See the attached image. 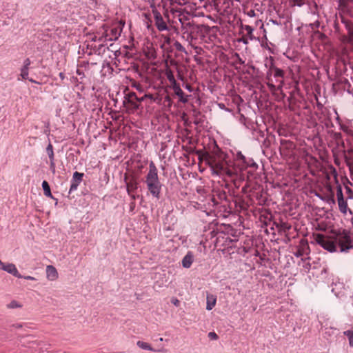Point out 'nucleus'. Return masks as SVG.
<instances>
[{"mask_svg": "<svg viewBox=\"0 0 353 353\" xmlns=\"http://www.w3.org/2000/svg\"><path fill=\"white\" fill-rule=\"evenodd\" d=\"M208 164L213 174L220 176H228L233 179L237 175V170L234 168H230L228 162L224 160L223 156L213 155L208 159Z\"/></svg>", "mask_w": 353, "mask_h": 353, "instance_id": "obj_1", "label": "nucleus"}, {"mask_svg": "<svg viewBox=\"0 0 353 353\" xmlns=\"http://www.w3.org/2000/svg\"><path fill=\"white\" fill-rule=\"evenodd\" d=\"M145 183L151 195L154 198L159 199L161 196L163 184L159 180L158 170L153 161H150L149 163V170L145 176Z\"/></svg>", "mask_w": 353, "mask_h": 353, "instance_id": "obj_2", "label": "nucleus"}, {"mask_svg": "<svg viewBox=\"0 0 353 353\" xmlns=\"http://www.w3.org/2000/svg\"><path fill=\"white\" fill-rule=\"evenodd\" d=\"M152 8V12L154 19V23L157 28L159 31H164L168 30V26L166 22L164 21L161 14V9L164 8L163 1L157 3L155 0H148Z\"/></svg>", "mask_w": 353, "mask_h": 353, "instance_id": "obj_3", "label": "nucleus"}, {"mask_svg": "<svg viewBox=\"0 0 353 353\" xmlns=\"http://www.w3.org/2000/svg\"><path fill=\"white\" fill-rule=\"evenodd\" d=\"M336 244V250L339 248L340 252H347L353 248V242L350 233L347 230L339 232L334 238Z\"/></svg>", "mask_w": 353, "mask_h": 353, "instance_id": "obj_4", "label": "nucleus"}, {"mask_svg": "<svg viewBox=\"0 0 353 353\" xmlns=\"http://www.w3.org/2000/svg\"><path fill=\"white\" fill-rule=\"evenodd\" d=\"M316 241L323 249L329 251L330 252L336 251V244L334 239H333L329 236H325L323 234H319L316 237Z\"/></svg>", "mask_w": 353, "mask_h": 353, "instance_id": "obj_5", "label": "nucleus"}, {"mask_svg": "<svg viewBox=\"0 0 353 353\" xmlns=\"http://www.w3.org/2000/svg\"><path fill=\"white\" fill-rule=\"evenodd\" d=\"M83 173H81L79 172H74L73 173L72 178L70 181L71 184L69 190V194H71L72 192L77 190L79 185H80L83 180Z\"/></svg>", "mask_w": 353, "mask_h": 353, "instance_id": "obj_6", "label": "nucleus"}, {"mask_svg": "<svg viewBox=\"0 0 353 353\" xmlns=\"http://www.w3.org/2000/svg\"><path fill=\"white\" fill-rule=\"evenodd\" d=\"M171 88L174 90V94L179 97V101L182 103L188 102V97L184 94V92L181 89L179 84L176 81L171 84Z\"/></svg>", "mask_w": 353, "mask_h": 353, "instance_id": "obj_7", "label": "nucleus"}, {"mask_svg": "<svg viewBox=\"0 0 353 353\" xmlns=\"http://www.w3.org/2000/svg\"><path fill=\"white\" fill-rule=\"evenodd\" d=\"M194 261V255L192 251H188L181 260L182 266L184 268H190Z\"/></svg>", "mask_w": 353, "mask_h": 353, "instance_id": "obj_8", "label": "nucleus"}, {"mask_svg": "<svg viewBox=\"0 0 353 353\" xmlns=\"http://www.w3.org/2000/svg\"><path fill=\"white\" fill-rule=\"evenodd\" d=\"M332 292L337 297H341L344 294V285L341 282H335L332 283Z\"/></svg>", "mask_w": 353, "mask_h": 353, "instance_id": "obj_9", "label": "nucleus"}, {"mask_svg": "<svg viewBox=\"0 0 353 353\" xmlns=\"http://www.w3.org/2000/svg\"><path fill=\"white\" fill-rule=\"evenodd\" d=\"M46 277L49 281H54L58 279V272L57 269L51 265L46 267Z\"/></svg>", "mask_w": 353, "mask_h": 353, "instance_id": "obj_10", "label": "nucleus"}, {"mask_svg": "<svg viewBox=\"0 0 353 353\" xmlns=\"http://www.w3.org/2000/svg\"><path fill=\"white\" fill-rule=\"evenodd\" d=\"M203 0H170V4L183 6L186 4H192L194 6L199 5Z\"/></svg>", "mask_w": 353, "mask_h": 353, "instance_id": "obj_11", "label": "nucleus"}, {"mask_svg": "<svg viewBox=\"0 0 353 353\" xmlns=\"http://www.w3.org/2000/svg\"><path fill=\"white\" fill-rule=\"evenodd\" d=\"M3 271L11 274L17 278H22V275L19 272L15 265L13 263H7L6 266L3 267Z\"/></svg>", "mask_w": 353, "mask_h": 353, "instance_id": "obj_12", "label": "nucleus"}, {"mask_svg": "<svg viewBox=\"0 0 353 353\" xmlns=\"http://www.w3.org/2000/svg\"><path fill=\"white\" fill-rule=\"evenodd\" d=\"M236 162L235 163H239L238 165L240 166V170H243L247 167L245 163V157L241 152H237L236 155Z\"/></svg>", "mask_w": 353, "mask_h": 353, "instance_id": "obj_13", "label": "nucleus"}, {"mask_svg": "<svg viewBox=\"0 0 353 353\" xmlns=\"http://www.w3.org/2000/svg\"><path fill=\"white\" fill-rule=\"evenodd\" d=\"M216 296L214 294L207 295L206 310H211L216 305Z\"/></svg>", "mask_w": 353, "mask_h": 353, "instance_id": "obj_14", "label": "nucleus"}, {"mask_svg": "<svg viewBox=\"0 0 353 353\" xmlns=\"http://www.w3.org/2000/svg\"><path fill=\"white\" fill-rule=\"evenodd\" d=\"M337 201H338L339 211L342 214H346L347 211H349V212L350 214H352V211L350 209L348 208L347 203L345 199L338 200Z\"/></svg>", "mask_w": 353, "mask_h": 353, "instance_id": "obj_15", "label": "nucleus"}, {"mask_svg": "<svg viewBox=\"0 0 353 353\" xmlns=\"http://www.w3.org/2000/svg\"><path fill=\"white\" fill-rule=\"evenodd\" d=\"M137 183L136 181H130L126 183L127 186V192L129 195H131L132 199L133 200L135 199V196L132 194V193L137 189Z\"/></svg>", "mask_w": 353, "mask_h": 353, "instance_id": "obj_16", "label": "nucleus"}, {"mask_svg": "<svg viewBox=\"0 0 353 353\" xmlns=\"http://www.w3.org/2000/svg\"><path fill=\"white\" fill-rule=\"evenodd\" d=\"M137 345L142 350L153 351V352L157 351L156 350L152 348V346L149 343L142 341H138L137 342ZM157 351L158 352H164V350H159Z\"/></svg>", "mask_w": 353, "mask_h": 353, "instance_id": "obj_17", "label": "nucleus"}, {"mask_svg": "<svg viewBox=\"0 0 353 353\" xmlns=\"http://www.w3.org/2000/svg\"><path fill=\"white\" fill-rule=\"evenodd\" d=\"M309 253V247L305 245L301 248L297 249V250L294 253L296 257H302L304 255H307Z\"/></svg>", "mask_w": 353, "mask_h": 353, "instance_id": "obj_18", "label": "nucleus"}, {"mask_svg": "<svg viewBox=\"0 0 353 353\" xmlns=\"http://www.w3.org/2000/svg\"><path fill=\"white\" fill-rule=\"evenodd\" d=\"M241 28L246 31L247 36L250 40H253L254 37L253 35L254 28L249 25H242Z\"/></svg>", "mask_w": 353, "mask_h": 353, "instance_id": "obj_19", "label": "nucleus"}, {"mask_svg": "<svg viewBox=\"0 0 353 353\" xmlns=\"http://www.w3.org/2000/svg\"><path fill=\"white\" fill-rule=\"evenodd\" d=\"M42 188L43 190V193H44L45 196L50 197V198H52L50 185L46 181H43L42 182Z\"/></svg>", "mask_w": 353, "mask_h": 353, "instance_id": "obj_20", "label": "nucleus"}, {"mask_svg": "<svg viewBox=\"0 0 353 353\" xmlns=\"http://www.w3.org/2000/svg\"><path fill=\"white\" fill-rule=\"evenodd\" d=\"M30 67L22 66L20 69V77L22 79L26 80L28 79Z\"/></svg>", "mask_w": 353, "mask_h": 353, "instance_id": "obj_21", "label": "nucleus"}, {"mask_svg": "<svg viewBox=\"0 0 353 353\" xmlns=\"http://www.w3.org/2000/svg\"><path fill=\"white\" fill-rule=\"evenodd\" d=\"M340 130L348 135L353 136V130L346 124L339 123Z\"/></svg>", "mask_w": 353, "mask_h": 353, "instance_id": "obj_22", "label": "nucleus"}, {"mask_svg": "<svg viewBox=\"0 0 353 353\" xmlns=\"http://www.w3.org/2000/svg\"><path fill=\"white\" fill-rule=\"evenodd\" d=\"M165 76H166L168 80L169 81V82L170 83V84L174 83V82L176 81L174 78L173 72L170 69H167L165 70Z\"/></svg>", "mask_w": 353, "mask_h": 353, "instance_id": "obj_23", "label": "nucleus"}, {"mask_svg": "<svg viewBox=\"0 0 353 353\" xmlns=\"http://www.w3.org/2000/svg\"><path fill=\"white\" fill-rule=\"evenodd\" d=\"M46 152L48 155L50 161L54 160V154L53 151V146L51 143H49L46 148Z\"/></svg>", "mask_w": 353, "mask_h": 353, "instance_id": "obj_24", "label": "nucleus"}, {"mask_svg": "<svg viewBox=\"0 0 353 353\" xmlns=\"http://www.w3.org/2000/svg\"><path fill=\"white\" fill-rule=\"evenodd\" d=\"M22 305L15 300H12L10 303L6 305V307L8 309H17L21 308Z\"/></svg>", "mask_w": 353, "mask_h": 353, "instance_id": "obj_25", "label": "nucleus"}, {"mask_svg": "<svg viewBox=\"0 0 353 353\" xmlns=\"http://www.w3.org/2000/svg\"><path fill=\"white\" fill-rule=\"evenodd\" d=\"M77 74L79 77V80L77 78H75V80L77 83H82V80L85 78V75L83 70H81L80 68H77L76 70Z\"/></svg>", "mask_w": 353, "mask_h": 353, "instance_id": "obj_26", "label": "nucleus"}, {"mask_svg": "<svg viewBox=\"0 0 353 353\" xmlns=\"http://www.w3.org/2000/svg\"><path fill=\"white\" fill-rule=\"evenodd\" d=\"M173 46H174L176 50L187 54L185 48L178 41H175Z\"/></svg>", "mask_w": 353, "mask_h": 353, "instance_id": "obj_27", "label": "nucleus"}, {"mask_svg": "<svg viewBox=\"0 0 353 353\" xmlns=\"http://www.w3.org/2000/svg\"><path fill=\"white\" fill-rule=\"evenodd\" d=\"M274 70V77H283L284 72L283 70L278 68H273Z\"/></svg>", "mask_w": 353, "mask_h": 353, "instance_id": "obj_28", "label": "nucleus"}, {"mask_svg": "<svg viewBox=\"0 0 353 353\" xmlns=\"http://www.w3.org/2000/svg\"><path fill=\"white\" fill-rule=\"evenodd\" d=\"M336 197L337 201L344 199L342 188L340 185H339L336 188Z\"/></svg>", "mask_w": 353, "mask_h": 353, "instance_id": "obj_29", "label": "nucleus"}, {"mask_svg": "<svg viewBox=\"0 0 353 353\" xmlns=\"http://www.w3.org/2000/svg\"><path fill=\"white\" fill-rule=\"evenodd\" d=\"M113 37L111 39H117L120 36L121 30H117V28L111 30Z\"/></svg>", "mask_w": 353, "mask_h": 353, "instance_id": "obj_30", "label": "nucleus"}, {"mask_svg": "<svg viewBox=\"0 0 353 353\" xmlns=\"http://www.w3.org/2000/svg\"><path fill=\"white\" fill-rule=\"evenodd\" d=\"M343 334L348 338V340L353 339V328L344 331Z\"/></svg>", "mask_w": 353, "mask_h": 353, "instance_id": "obj_31", "label": "nucleus"}, {"mask_svg": "<svg viewBox=\"0 0 353 353\" xmlns=\"http://www.w3.org/2000/svg\"><path fill=\"white\" fill-rule=\"evenodd\" d=\"M345 189H346V194H347V199H353V191L351 188H350L349 187L346 186L345 187Z\"/></svg>", "mask_w": 353, "mask_h": 353, "instance_id": "obj_32", "label": "nucleus"}, {"mask_svg": "<svg viewBox=\"0 0 353 353\" xmlns=\"http://www.w3.org/2000/svg\"><path fill=\"white\" fill-rule=\"evenodd\" d=\"M50 169L53 174L56 172V165L54 160L50 161Z\"/></svg>", "mask_w": 353, "mask_h": 353, "instance_id": "obj_33", "label": "nucleus"}, {"mask_svg": "<svg viewBox=\"0 0 353 353\" xmlns=\"http://www.w3.org/2000/svg\"><path fill=\"white\" fill-rule=\"evenodd\" d=\"M281 230H283V231H287V230H289L291 229V225H289L288 223H282L281 224Z\"/></svg>", "mask_w": 353, "mask_h": 353, "instance_id": "obj_34", "label": "nucleus"}, {"mask_svg": "<svg viewBox=\"0 0 353 353\" xmlns=\"http://www.w3.org/2000/svg\"><path fill=\"white\" fill-rule=\"evenodd\" d=\"M208 336L212 340H216V339H218V335L215 332H209Z\"/></svg>", "mask_w": 353, "mask_h": 353, "instance_id": "obj_35", "label": "nucleus"}, {"mask_svg": "<svg viewBox=\"0 0 353 353\" xmlns=\"http://www.w3.org/2000/svg\"><path fill=\"white\" fill-rule=\"evenodd\" d=\"M31 63L32 62H31L30 59L29 58H26L24 59L22 66H26V67L30 68Z\"/></svg>", "mask_w": 353, "mask_h": 353, "instance_id": "obj_36", "label": "nucleus"}, {"mask_svg": "<svg viewBox=\"0 0 353 353\" xmlns=\"http://www.w3.org/2000/svg\"><path fill=\"white\" fill-rule=\"evenodd\" d=\"M247 15L250 17H254L256 14L254 10H250L247 12Z\"/></svg>", "mask_w": 353, "mask_h": 353, "instance_id": "obj_37", "label": "nucleus"}, {"mask_svg": "<svg viewBox=\"0 0 353 353\" xmlns=\"http://www.w3.org/2000/svg\"><path fill=\"white\" fill-rule=\"evenodd\" d=\"M269 23H272V24L276 25V26H281V22H279L278 21L272 19L269 20Z\"/></svg>", "mask_w": 353, "mask_h": 353, "instance_id": "obj_38", "label": "nucleus"}, {"mask_svg": "<svg viewBox=\"0 0 353 353\" xmlns=\"http://www.w3.org/2000/svg\"><path fill=\"white\" fill-rule=\"evenodd\" d=\"M22 278H23L24 279H26V280H31V281L36 280V279L32 276H22Z\"/></svg>", "mask_w": 353, "mask_h": 353, "instance_id": "obj_39", "label": "nucleus"}, {"mask_svg": "<svg viewBox=\"0 0 353 353\" xmlns=\"http://www.w3.org/2000/svg\"><path fill=\"white\" fill-rule=\"evenodd\" d=\"M239 41L243 43L244 44H248V39L244 38V37L240 39Z\"/></svg>", "mask_w": 353, "mask_h": 353, "instance_id": "obj_40", "label": "nucleus"}, {"mask_svg": "<svg viewBox=\"0 0 353 353\" xmlns=\"http://www.w3.org/2000/svg\"><path fill=\"white\" fill-rule=\"evenodd\" d=\"M12 327H15L17 329H20V328L22 327V324H21V323L13 324Z\"/></svg>", "mask_w": 353, "mask_h": 353, "instance_id": "obj_41", "label": "nucleus"}, {"mask_svg": "<svg viewBox=\"0 0 353 353\" xmlns=\"http://www.w3.org/2000/svg\"><path fill=\"white\" fill-rule=\"evenodd\" d=\"M164 41L166 43L169 44V43H170L171 39L169 37L166 36L164 37Z\"/></svg>", "mask_w": 353, "mask_h": 353, "instance_id": "obj_42", "label": "nucleus"}, {"mask_svg": "<svg viewBox=\"0 0 353 353\" xmlns=\"http://www.w3.org/2000/svg\"><path fill=\"white\" fill-rule=\"evenodd\" d=\"M172 303L174 305H176V306H177V305H179V300H178V299H173V300L172 301Z\"/></svg>", "mask_w": 353, "mask_h": 353, "instance_id": "obj_43", "label": "nucleus"}, {"mask_svg": "<svg viewBox=\"0 0 353 353\" xmlns=\"http://www.w3.org/2000/svg\"><path fill=\"white\" fill-rule=\"evenodd\" d=\"M6 263H3L1 260H0V269L3 270V267L6 266Z\"/></svg>", "mask_w": 353, "mask_h": 353, "instance_id": "obj_44", "label": "nucleus"}, {"mask_svg": "<svg viewBox=\"0 0 353 353\" xmlns=\"http://www.w3.org/2000/svg\"><path fill=\"white\" fill-rule=\"evenodd\" d=\"M268 85L270 88V90H274L276 88L275 85H273L272 83H268Z\"/></svg>", "mask_w": 353, "mask_h": 353, "instance_id": "obj_45", "label": "nucleus"}, {"mask_svg": "<svg viewBox=\"0 0 353 353\" xmlns=\"http://www.w3.org/2000/svg\"><path fill=\"white\" fill-rule=\"evenodd\" d=\"M59 76L61 80H63L65 79V74L63 72H60Z\"/></svg>", "mask_w": 353, "mask_h": 353, "instance_id": "obj_46", "label": "nucleus"}, {"mask_svg": "<svg viewBox=\"0 0 353 353\" xmlns=\"http://www.w3.org/2000/svg\"><path fill=\"white\" fill-rule=\"evenodd\" d=\"M283 84V81H282V80H281V81H280V84H279V86H278V88H277V90H280V89L282 88Z\"/></svg>", "mask_w": 353, "mask_h": 353, "instance_id": "obj_47", "label": "nucleus"}, {"mask_svg": "<svg viewBox=\"0 0 353 353\" xmlns=\"http://www.w3.org/2000/svg\"><path fill=\"white\" fill-rule=\"evenodd\" d=\"M349 345L350 347H353V339L349 340Z\"/></svg>", "mask_w": 353, "mask_h": 353, "instance_id": "obj_48", "label": "nucleus"}, {"mask_svg": "<svg viewBox=\"0 0 353 353\" xmlns=\"http://www.w3.org/2000/svg\"><path fill=\"white\" fill-rule=\"evenodd\" d=\"M336 115H337V117H336V121H337L338 123L339 124V123H341V119H340L339 116V115H338V114H337V112H336Z\"/></svg>", "mask_w": 353, "mask_h": 353, "instance_id": "obj_49", "label": "nucleus"}, {"mask_svg": "<svg viewBox=\"0 0 353 353\" xmlns=\"http://www.w3.org/2000/svg\"><path fill=\"white\" fill-rule=\"evenodd\" d=\"M28 79L30 82H32V83H38V82H37V81H36L35 80H34V79H29V78H28Z\"/></svg>", "mask_w": 353, "mask_h": 353, "instance_id": "obj_50", "label": "nucleus"}, {"mask_svg": "<svg viewBox=\"0 0 353 353\" xmlns=\"http://www.w3.org/2000/svg\"><path fill=\"white\" fill-rule=\"evenodd\" d=\"M330 203H333V204L335 203V201H334V199L333 198L330 199Z\"/></svg>", "mask_w": 353, "mask_h": 353, "instance_id": "obj_51", "label": "nucleus"}, {"mask_svg": "<svg viewBox=\"0 0 353 353\" xmlns=\"http://www.w3.org/2000/svg\"><path fill=\"white\" fill-rule=\"evenodd\" d=\"M186 88L190 91L191 90V86L190 85H187Z\"/></svg>", "mask_w": 353, "mask_h": 353, "instance_id": "obj_52", "label": "nucleus"}, {"mask_svg": "<svg viewBox=\"0 0 353 353\" xmlns=\"http://www.w3.org/2000/svg\"><path fill=\"white\" fill-rule=\"evenodd\" d=\"M239 62H240L241 63H242V64H243V63H244V61H242L241 58H239Z\"/></svg>", "mask_w": 353, "mask_h": 353, "instance_id": "obj_53", "label": "nucleus"}, {"mask_svg": "<svg viewBox=\"0 0 353 353\" xmlns=\"http://www.w3.org/2000/svg\"><path fill=\"white\" fill-rule=\"evenodd\" d=\"M159 341H163V338H159Z\"/></svg>", "mask_w": 353, "mask_h": 353, "instance_id": "obj_54", "label": "nucleus"}, {"mask_svg": "<svg viewBox=\"0 0 353 353\" xmlns=\"http://www.w3.org/2000/svg\"><path fill=\"white\" fill-rule=\"evenodd\" d=\"M134 203H132V206H131V208L132 209L133 208V206H134Z\"/></svg>", "mask_w": 353, "mask_h": 353, "instance_id": "obj_55", "label": "nucleus"}]
</instances>
